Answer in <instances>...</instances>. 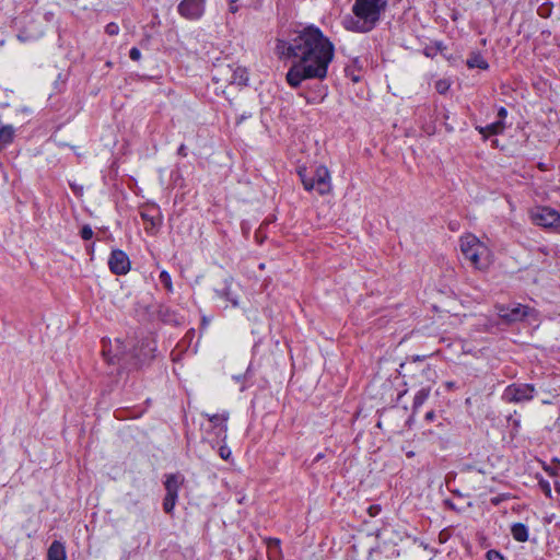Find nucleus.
Returning <instances> with one entry per match:
<instances>
[{
    "label": "nucleus",
    "mask_w": 560,
    "mask_h": 560,
    "mask_svg": "<svg viewBox=\"0 0 560 560\" xmlns=\"http://www.w3.org/2000/svg\"><path fill=\"white\" fill-rule=\"evenodd\" d=\"M287 49L288 56L295 59L287 73L292 88H298L304 80L326 78L335 46L318 27L311 25L298 32Z\"/></svg>",
    "instance_id": "obj_1"
},
{
    "label": "nucleus",
    "mask_w": 560,
    "mask_h": 560,
    "mask_svg": "<svg viewBox=\"0 0 560 560\" xmlns=\"http://www.w3.org/2000/svg\"><path fill=\"white\" fill-rule=\"evenodd\" d=\"M387 8V0H354L352 5L353 16L345 18L342 24L346 30L368 33L380 22Z\"/></svg>",
    "instance_id": "obj_2"
},
{
    "label": "nucleus",
    "mask_w": 560,
    "mask_h": 560,
    "mask_svg": "<svg viewBox=\"0 0 560 560\" xmlns=\"http://www.w3.org/2000/svg\"><path fill=\"white\" fill-rule=\"evenodd\" d=\"M459 248L464 258L477 270H487L493 262L489 245L471 233L460 237Z\"/></svg>",
    "instance_id": "obj_3"
},
{
    "label": "nucleus",
    "mask_w": 560,
    "mask_h": 560,
    "mask_svg": "<svg viewBox=\"0 0 560 560\" xmlns=\"http://www.w3.org/2000/svg\"><path fill=\"white\" fill-rule=\"evenodd\" d=\"M154 350L155 346L153 341H142L139 351L135 350L131 353L129 345H126V342L120 339H115L103 341L102 353L108 363L114 364L127 360L129 355L131 358L139 359L141 362H144L145 360L153 357Z\"/></svg>",
    "instance_id": "obj_4"
},
{
    "label": "nucleus",
    "mask_w": 560,
    "mask_h": 560,
    "mask_svg": "<svg viewBox=\"0 0 560 560\" xmlns=\"http://www.w3.org/2000/svg\"><path fill=\"white\" fill-rule=\"evenodd\" d=\"M302 184L306 190L315 189L319 195H326L331 191L330 174L326 166H317L313 177H307L305 170H299Z\"/></svg>",
    "instance_id": "obj_5"
},
{
    "label": "nucleus",
    "mask_w": 560,
    "mask_h": 560,
    "mask_svg": "<svg viewBox=\"0 0 560 560\" xmlns=\"http://www.w3.org/2000/svg\"><path fill=\"white\" fill-rule=\"evenodd\" d=\"M530 218L537 225L544 228L560 226V213L549 207H538L530 211Z\"/></svg>",
    "instance_id": "obj_6"
},
{
    "label": "nucleus",
    "mask_w": 560,
    "mask_h": 560,
    "mask_svg": "<svg viewBox=\"0 0 560 560\" xmlns=\"http://www.w3.org/2000/svg\"><path fill=\"white\" fill-rule=\"evenodd\" d=\"M535 387L529 384H513L505 388L503 398L510 402L528 401L534 397Z\"/></svg>",
    "instance_id": "obj_7"
},
{
    "label": "nucleus",
    "mask_w": 560,
    "mask_h": 560,
    "mask_svg": "<svg viewBox=\"0 0 560 560\" xmlns=\"http://www.w3.org/2000/svg\"><path fill=\"white\" fill-rule=\"evenodd\" d=\"M206 0H182L178 4V13L187 20H198L205 12Z\"/></svg>",
    "instance_id": "obj_8"
},
{
    "label": "nucleus",
    "mask_w": 560,
    "mask_h": 560,
    "mask_svg": "<svg viewBox=\"0 0 560 560\" xmlns=\"http://www.w3.org/2000/svg\"><path fill=\"white\" fill-rule=\"evenodd\" d=\"M140 215L145 223L147 232H154L162 224V215L159 207L147 205L140 209Z\"/></svg>",
    "instance_id": "obj_9"
},
{
    "label": "nucleus",
    "mask_w": 560,
    "mask_h": 560,
    "mask_svg": "<svg viewBox=\"0 0 560 560\" xmlns=\"http://www.w3.org/2000/svg\"><path fill=\"white\" fill-rule=\"evenodd\" d=\"M498 315L506 322H516L528 315L529 308L527 306L517 305H499L497 306Z\"/></svg>",
    "instance_id": "obj_10"
},
{
    "label": "nucleus",
    "mask_w": 560,
    "mask_h": 560,
    "mask_svg": "<svg viewBox=\"0 0 560 560\" xmlns=\"http://www.w3.org/2000/svg\"><path fill=\"white\" fill-rule=\"evenodd\" d=\"M108 265L110 270L118 276L127 273L130 269L128 256L119 249L112 252Z\"/></svg>",
    "instance_id": "obj_11"
},
{
    "label": "nucleus",
    "mask_w": 560,
    "mask_h": 560,
    "mask_svg": "<svg viewBox=\"0 0 560 560\" xmlns=\"http://www.w3.org/2000/svg\"><path fill=\"white\" fill-rule=\"evenodd\" d=\"M240 291V282H230L222 290H217L219 294H222L228 301H231L233 306L237 305V294Z\"/></svg>",
    "instance_id": "obj_12"
},
{
    "label": "nucleus",
    "mask_w": 560,
    "mask_h": 560,
    "mask_svg": "<svg viewBox=\"0 0 560 560\" xmlns=\"http://www.w3.org/2000/svg\"><path fill=\"white\" fill-rule=\"evenodd\" d=\"M229 71L232 72L230 83L237 84V85H244L248 81V72L246 68L241 66L230 67Z\"/></svg>",
    "instance_id": "obj_13"
},
{
    "label": "nucleus",
    "mask_w": 560,
    "mask_h": 560,
    "mask_svg": "<svg viewBox=\"0 0 560 560\" xmlns=\"http://www.w3.org/2000/svg\"><path fill=\"white\" fill-rule=\"evenodd\" d=\"M184 481V477L180 475H170L165 480V490L167 494L178 497V490Z\"/></svg>",
    "instance_id": "obj_14"
},
{
    "label": "nucleus",
    "mask_w": 560,
    "mask_h": 560,
    "mask_svg": "<svg viewBox=\"0 0 560 560\" xmlns=\"http://www.w3.org/2000/svg\"><path fill=\"white\" fill-rule=\"evenodd\" d=\"M48 560H66V549L63 544L58 540L52 541L47 552Z\"/></svg>",
    "instance_id": "obj_15"
},
{
    "label": "nucleus",
    "mask_w": 560,
    "mask_h": 560,
    "mask_svg": "<svg viewBox=\"0 0 560 560\" xmlns=\"http://www.w3.org/2000/svg\"><path fill=\"white\" fill-rule=\"evenodd\" d=\"M205 416L209 419V421L213 424V427H220L224 433L226 432V430H228L226 421L229 419L228 412L220 413V415L219 413L218 415L206 413Z\"/></svg>",
    "instance_id": "obj_16"
},
{
    "label": "nucleus",
    "mask_w": 560,
    "mask_h": 560,
    "mask_svg": "<svg viewBox=\"0 0 560 560\" xmlns=\"http://www.w3.org/2000/svg\"><path fill=\"white\" fill-rule=\"evenodd\" d=\"M466 63L471 69L478 68L481 70H486L489 67L488 62L479 54L470 55L469 58L467 59Z\"/></svg>",
    "instance_id": "obj_17"
},
{
    "label": "nucleus",
    "mask_w": 560,
    "mask_h": 560,
    "mask_svg": "<svg viewBox=\"0 0 560 560\" xmlns=\"http://www.w3.org/2000/svg\"><path fill=\"white\" fill-rule=\"evenodd\" d=\"M503 128H504V125L500 120V121L490 124L486 127H480V128H478V130L480 133H482L485 136H490V135H498V133L502 132Z\"/></svg>",
    "instance_id": "obj_18"
},
{
    "label": "nucleus",
    "mask_w": 560,
    "mask_h": 560,
    "mask_svg": "<svg viewBox=\"0 0 560 560\" xmlns=\"http://www.w3.org/2000/svg\"><path fill=\"white\" fill-rule=\"evenodd\" d=\"M14 130L11 126H4L0 129V150L12 142Z\"/></svg>",
    "instance_id": "obj_19"
},
{
    "label": "nucleus",
    "mask_w": 560,
    "mask_h": 560,
    "mask_svg": "<svg viewBox=\"0 0 560 560\" xmlns=\"http://www.w3.org/2000/svg\"><path fill=\"white\" fill-rule=\"evenodd\" d=\"M512 535L517 541H526L528 538L527 528L525 525L517 523L512 527Z\"/></svg>",
    "instance_id": "obj_20"
},
{
    "label": "nucleus",
    "mask_w": 560,
    "mask_h": 560,
    "mask_svg": "<svg viewBox=\"0 0 560 560\" xmlns=\"http://www.w3.org/2000/svg\"><path fill=\"white\" fill-rule=\"evenodd\" d=\"M176 500H177V497L176 495H172V494H167L165 495L164 498V501H163V510L165 513L167 514H172L173 513V510L175 508V504H176Z\"/></svg>",
    "instance_id": "obj_21"
},
{
    "label": "nucleus",
    "mask_w": 560,
    "mask_h": 560,
    "mask_svg": "<svg viewBox=\"0 0 560 560\" xmlns=\"http://www.w3.org/2000/svg\"><path fill=\"white\" fill-rule=\"evenodd\" d=\"M451 86V83L443 79V80H439L436 83H435V89L436 91L440 93V94H444L448 91Z\"/></svg>",
    "instance_id": "obj_22"
},
{
    "label": "nucleus",
    "mask_w": 560,
    "mask_h": 560,
    "mask_svg": "<svg viewBox=\"0 0 560 560\" xmlns=\"http://www.w3.org/2000/svg\"><path fill=\"white\" fill-rule=\"evenodd\" d=\"M219 455L222 459L228 460L231 457L232 452L226 445H221L219 448Z\"/></svg>",
    "instance_id": "obj_23"
},
{
    "label": "nucleus",
    "mask_w": 560,
    "mask_h": 560,
    "mask_svg": "<svg viewBox=\"0 0 560 560\" xmlns=\"http://www.w3.org/2000/svg\"><path fill=\"white\" fill-rule=\"evenodd\" d=\"M106 33L110 36L118 34L119 26L116 23H109L105 28Z\"/></svg>",
    "instance_id": "obj_24"
},
{
    "label": "nucleus",
    "mask_w": 560,
    "mask_h": 560,
    "mask_svg": "<svg viewBox=\"0 0 560 560\" xmlns=\"http://www.w3.org/2000/svg\"><path fill=\"white\" fill-rule=\"evenodd\" d=\"M487 559L488 560H504L503 556L495 550H489L487 552Z\"/></svg>",
    "instance_id": "obj_25"
},
{
    "label": "nucleus",
    "mask_w": 560,
    "mask_h": 560,
    "mask_svg": "<svg viewBox=\"0 0 560 560\" xmlns=\"http://www.w3.org/2000/svg\"><path fill=\"white\" fill-rule=\"evenodd\" d=\"M81 236L83 240H90L93 236V231L90 226L85 225L81 230Z\"/></svg>",
    "instance_id": "obj_26"
},
{
    "label": "nucleus",
    "mask_w": 560,
    "mask_h": 560,
    "mask_svg": "<svg viewBox=\"0 0 560 560\" xmlns=\"http://www.w3.org/2000/svg\"><path fill=\"white\" fill-rule=\"evenodd\" d=\"M267 545L268 547L271 549V548H275V549H279L280 547V540L277 539V538H268L267 540Z\"/></svg>",
    "instance_id": "obj_27"
},
{
    "label": "nucleus",
    "mask_w": 560,
    "mask_h": 560,
    "mask_svg": "<svg viewBox=\"0 0 560 560\" xmlns=\"http://www.w3.org/2000/svg\"><path fill=\"white\" fill-rule=\"evenodd\" d=\"M129 56L132 60L138 61L141 57V52L138 48L133 47L131 48Z\"/></svg>",
    "instance_id": "obj_28"
},
{
    "label": "nucleus",
    "mask_w": 560,
    "mask_h": 560,
    "mask_svg": "<svg viewBox=\"0 0 560 560\" xmlns=\"http://www.w3.org/2000/svg\"><path fill=\"white\" fill-rule=\"evenodd\" d=\"M541 489L544 490V492L547 494V495H550V492H551V489H550V486L548 482L546 481H540L539 482Z\"/></svg>",
    "instance_id": "obj_29"
},
{
    "label": "nucleus",
    "mask_w": 560,
    "mask_h": 560,
    "mask_svg": "<svg viewBox=\"0 0 560 560\" xmlns=\"http://www.w3.org/2000/svg\"><path fill=\"white\" fill-rule=\"evenodd\" d=\"M380 511V508L378 506H370L369 509V513L371 516H375Z\"/></svg>",
    "instance_id": "obj_30"
},
{
    "label": "nucleus",
    "mask_w": 560,
    "mask_h": 560,
    "mask_svg": "<svg viewBox=\"0 0 560 560\" xmlns=\"http://www.w3.org/2000/svg\"><path fill=\"white\" fill-rule=\"evenodd\" d=\"M498 115H499V117H500V118H505V117H506V109H505V108H503V107H501V108L499 109Z\"/></svg>",
    "instance_id": "obj_31"
},
{
    "label": "nucleus",
    "mask_w": 560,
    "mask_h": 560,
    "mask_svg": "<svg viewBox=\"0 0 560 560\" xmlns=\"http://www.w3.org/2000/svg\"><path fill=\"white\" fill-rule=\"evenodd\" d=\"M178 154L185 156L186 155V152H185V145H180L179 149H178Z\"/></svg>",
    "instance_id": "obj_32"
},
{
    "label": "nucleus",
    "mask_w": 560,
    "mask_h": 560,
    "mask_svg": "<svg viewBox=\"0 0 560 560\" xmlns=\"http://www.w3.org/2000/svg\"><path fill=\"white\" fill-rule=\"evenodd\" d=\"M237 10H238V8H237V5H234V3L230 5V11H231L232 13L237 12Z\"/></svg>",
    "instance_id": "obj_33"
},
{
    "label": "nucleus",
    "mask_w": 560,
    "mask_h": 560,
    "mask_svg": "<svg viewBox=\"0 0 560 560\" xmlns=\"http://www.w3.org/2000/svg\"><path fill=\"white\" fill-rule=\"evenodd\" d=\"M425 418H427L428 420H432V419L434 418V412H433V411L428 412V413L425 415Z\"/></svg>",
    "instance_id": "obj_34"
},
{
    "label": "nucleus",
    "mask_w": 560,
    "mask_h": 560,
    "mask_svg": "<svg viewBox=\"0 0 560 560\" xmlns=\"http://www.w3.org/2000/svg\"><path fill=\"white\" fill-rule=\"evenodd\" d=\"M165 284H166L167 290H171V284H172V282H171V281H167V282H165Z\"/></svg>",
    "instance_id": "obj_35"
},
{
    "label": "nucleus",
    "mask_w": 560,
    "mask_h": 560,
    "mask_svg": "<svg viewBox=\"0 0 560 560\" xmlns=\"http://www.w3.org/2000/svg\"><path fill=\"white\" fill-rule=\"evenodd\" d=\"M446 385H447V387H450V388L454 386V384H453L452 382L447 383Z\"/></svg>",
    "instance_id": "obj_36"
},
{
    "label": "nucleus",
    "mask_w": 560,
    "mask_h": 560,
    "mask_svg": "<svg viewBox=\"0 0 560 560\" xmlns=\"http://www.w3.org/2000/svg\"><path fill=\"white\" fill-rule=\"evenodd\" d=\"M230 2V4H233L235 3L237 0H228Z\"/></svg>",
    "instance_id": "obj_37"
},
{
    "label": "nucleus",
    "mask_w": 560,
    "mask_h": 560,
    "mask_svg": "<svg viewBox=\"0 0 560 560\" xmlns=\"http://www.w3.org/2000/svg\"><path fill=\"white\" fill-rule=\"evenodd\" d=\"M164 277H166V272H165V271H163V272L161 273V278H164Z\"/></svg>",
    "instance_id": "obj_38"
}]
</instances>
